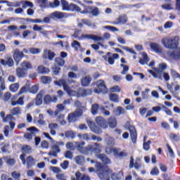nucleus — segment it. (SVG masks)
Wrapping results in <instances>:
<instances>
[{
  "mask_svg": "<svg viewBox=\"0 0 180 180\" xmlns=\"http://www.w3.org/2000/svg\"><path fill=\"white\" fill-rule=\"evenodd\" d=\"M97 158L103 162V164L96 162L95 168H96V174L101 180H110V174H112V169L108 167V165L112 164V161L106 155V154H98Z\"/></svg>",
  "mask_w": 180,
  "mask_h": 180,
  "instance_id": "nucleus-1",
  "label": "nucleus"
},
{
  "mask_svg": "<svg viewBox=\"0 0 180 180\" xmlns=\"http://www.w3.org/2000/svg\"><path fill=\"white\" fill-rule=\"evenodd\" d=\"M95 122L96 124L94 122V121H86L89 129L93 131V133H95V134H101L102 129H108V121H106L103 117H96L95 118ZM96 124L98 126H96Z\"/></svg>",
  "mask_w": 180,
  "mask_h": 180,
  "instance_id": "nucleus-2",
  "label": "nucleus"
},
{
  "mask_svg": "<svg viewBox=\"0 0 180 180\" xmlns=\"http://www.w3.org/2000/svg\"><path fill=\"white\" fill-rule=\"evenodd\" d=\"M45 93L46 91L44 90H40L34 98L36 106H41V105H43V101L45 105H50V103H56V102H57V96H50L49 94L44 96Z\"/></svg>",
  "mask_w": 180,
  "mask_h": 180,
  "instance_id": "nucleus-3",
  "label": "nucleus"
},
{
  "mask_svg": "<svg viewBox=\"0 0 180 180\" xmlns=\"http://www.w3.org/2000/svg\"><path fill=\"white\" fill-rule=\"evenodd\" d=\"M162 44L165 47V49H168L169 50H175L178 49V46L179 45V37H174V39L163 38L162 39Z\"/></svg>",
  "mask_w": 180,
  "mask_h": 180,
  "instance_id": "nucleus-4",
  "label": "nucleus"
},
{
  "mask_svg": "<svg viewBox=\"0 0 180 180\" xmlns=\"http://www.w3.org/2000/svg\"><path fill=\"white\" fill-rule=\"evenodd\" d=\"M81 6L84 7V10H80V13L82 15H88L89 13L90 15H92V16H98L100 13L99 12V8L92 6H86L84 4H81Z\"/></svg>",
  "mask_w": 180,
  "mask_h": 180,
  "instance_id": "nucleus-5",
  "label": "nucleus"
},
{
  "mask_svg": "<svg viewBox=\"0 0 180 180\" xmlns=\"http://www.w3.org/2000/svg\"><path fill=\"white\" fill-rule=\"evenodd\" d=\"M21 153H22V154L20 155V160L22 161V165H25L26 164V155L32 154L33 149L30 145H22L21 147Z\"/></svg>",
  "mask_w": 180,
  "mask_h": 180,
  "instance_id": "nucleus-6",
  "label": "nucleus"
},
{
  "mask_svg": "<svg viewBox=\"0 0 180 180\" xmlns=\"http://www.w3.org/2000/svg\"><path fill=\"white\" fill-rule=\"evenodd\" d=\"M102 149L101 145L98 143H94L93 144L88 145L86 149V154H101Z\"/></svg>",
  "mask_w": 180,
  "mask_h": 180,
  "instance_id": "nucleus-7",
  "label": "nucleus"
},
{
  "mask_svg": "<svg viewBox=\"0 0 180 180\" xmlns=\"http://www.w3.org/2000/svg\"><path fill=\"white\" fill-rule=\"evenodd\" d=\"M13 58L18 65L23 58H29V56L27 55H25L23 51H21L20 49H15L13 52Z\"/></svg>",
  "mask_w": 180,
  "mask_h": 180,
  "instance_id": "nucleus-8",
  "label": "nucleus"
},
{
  "mask_svg": "<svg viewBox=\"0 0 180 180\" xmlns=\"http://www.w3.org/2000/svg\"><path fill=\"white\" fill-rule=\"evenodd\" d=\"M84 114V111L81 109L77 110L73 112L69 113L68 115V122L69 123H75L78 120V117H81Z\"/></svg>",
  "mask_w": 180,
  "mask_h": 180,
  "instance_id": "nucleus-9",
  "label": "nucleus"
},
{
  "mask_svg": "<svg viewBox=\"0 0 180 180\" xmlns=\"http://www.w3.org/2000/svg\"><path fill=\"white\" fill-rule=\"evenodd\" d=\"M54 84L58 86H63L64 91H65L69 95H71V92H72V91L70 88V86H68L65 79H60L59 80L55 81Z\"/></svg>",
  "mask_w": 180,
  "mask_h": 180,
  "instance_id": "nucleus-10",
  "label": "nucleus"
},
{
  "mask_svg": "<svg viewBox=\"0 0 180 180\" xmlns=\"http://www.w3.org/2000/svg\"><path fill=\"white\" fill-rule=\"evenodd\" d=\"M103 58L105 60V61H108L110 65H113L115 64V60H117V58H119V54L113 53L112 55V52H108L106 55L103 56Z\"/></svg>",
  "mask_w": 180,
  "mask_h": 180,
  "instance_id": "nucleus-11",
  "label": "nucleus"
},
{
  "mask_svg": "<svg viewBox=\"0 0 180 180\" xmlns=\"http://www.w3.org/2000/svg\"><path fill=\"white\" fill-rule=\"evenodd\" d=\"M112 151L115 157H119L120 158H124V157H127L128 155L127 153L125 152L126 150L119 153V150L116 148H106L105 150L107 154H110Z\"/></svg>",
  "mask_w": 180,
  "mask_h": 180,
  "instance_id": "nucleus-12",
  "label": "nucleus"
},
{
  "mask_svg": "<svg viewBox=\"0 0 180 180\" xmlns=\"http://www.w3.org/2000/svg\"><path fill=\"white\" fill-rule=\"evenodd\" d=\"M0 64L4 67H13L15 65V62H13V59L11 56L5 57V59H0Z\"/></svg>",
  "mask_w": 180,
  "mask_h": 180,
  "instance_id": "nucleus-13",
  "label": "nucleus"
},
{
  "mask_svg": "<svg viewBox=\"0 0 180 180\" xmlns=\"http://www.w3.org/2000/svg\"><path fill=\"white\" fill-rule=\"evenodd\" d=\"M129 131L132 143L136 144L137 143V131L136 130V127L133 125H129Z\"/></svg>",
  "mask_w": 180,
  "mask_h": 180,
  "instance_id": "nucleus-14",
  "label": "nucleus"
},
{
  "mask_svg": "<svg viewBox=\"0 0 180 180\" xmlns=\"http://www.w3.org/2000/svg\"><path fill=\"white\" fill-rule=\"evenodd\" d=\"M68 16V14L67 13L60 11H54L50 15L51 19H64V18H67Z\"/></svg>",
  "mask_w": 180,
  "mask_h": 180,
  "instance_id": "nucleus-15",
  "label": "nucleus"
},
{
  "mask_svg": "<svg viewBox=\"0 0 180 180\" xmlns=\"http://www.w3.org/2000/svg\"><path fill=\"white\" fill-rule=\"evenodd\" d=\"M27 131H31L32 133L26 132L24 134V139L26 140L30 141L33 139V136H34V133L33 131H39V129L36 128V127H31L27 129Z\"/></svg>",
  "mask_w": 180,
  "mask_h": 180,
  "instance_id": "nucleus-16",
  "label": "nucleus"
},
{
  "mask_svg": "<svg viewBox=\"0 0 180 180\" xmlns=\"http://www.w3.org/2000/svg\"><path fill=\"white\" fill-rule=\"evenodd\" d=\"M82 39H88L89 40H94V41H101L102 40H105V39L102 37H99L98 35L94 34H82Z\"/></svg>",
  "mask_w": 180,
  "mask_h": 180,
  "instance_id": "nucleus-17",
  "label": "nucleus"
},
{
  "mask_svg": "<svg viewBox=\"0 0 180 180\" xmlns=\"http://www.w3.org/2000/svg\"><path fill=\"white\" fill-rule=\"evenodd\" d=\"M42 57L45 60L48 58L49 61H53V60H54V57H56V53L51 51V50L44 49Z\"/></svg>",
  "mask_w": 180,
  "mask_h": 180,
  "instance_id": "nucleus-18",
  "label": "nucleus"
},
{
  "mask_svg": "<svg viewBox=\"0 0 180 180\" xmlns=\"http://www.w3.org/2000/svg\"><path fill=\"white\" fill-rule=\"evenodd\" d=\"M149 46L152 51H154V53H157L158 54H161V53H162V48H161L160 44L155 42H150Z\"/></svg>",
  "mask_w": 180,
  "mask_h": 180,
  "instance_id": "nucleus-19",
  "label": "nucleus"
},
{
  "mask_svg": "<svg viewBox=\"0 0 180 180\" xmlns=\"http://www.w3.org/2000/svg\"><path fill=\"white\" fill-rule=\"evenodd\" d=\"M167 56L170 58V60L176 61L180 59V51H177L176 53L175 51H167Z\"/></svg>",
  "mask_w": 180,
  "mask_h": 180,
  "instance_id": "nucleus-20",
  "label": "nucleus"
},
{
  "mask_svg": "<svg viewBox=\"0 0 180 180\" xmlns=\"http://www.w3.org/2000/svg\"><path fill=\"white\" fill-rule=\"evenodd\" d=\"M96 85L99 92H108V88H106V84L103 80L97 81Z\"/></svg>",
  "mask_w": 180,
  "mask_h": 180,
  "instance_id": "nucleus-21",
  "label": "nucleus"
},
{
  "mask_svg": "<svg viewBox=\"0 0 180 180\" xmlns=\"http://www.w3.org/2000/svg\"><path fill=\"white\" fill-rule=\"evenodd\" d=\"M108 127H110V129H116L117 127V120L115 117H110L108 118Z\"/></svg>",
  "mask_w": 180,
  "mask_h": 180,
  "instance_id": "nucleus-22",
  "label": "nucleus"
},
{
  "mask_svg": "<svg viewBox=\"0 0 180 180\" xmlns=\"http://www.w3.org/2000/svg\"><path fill=\"white\" fill-rule=\"evenodd\" d=\"M84 146H85L84 141L76 142L77 150H78L82 154H86V146L84 147Z\"/></svg>",
  "mask_w": 180,
  "mask_h": 180,
  "instance_id": "nucleus-23",
  "label": "nucleus"
},
{
  "mask_svg": "<svg viewBox=\"0 0 180 180\" xmlns=\"http://www.w3.org/2000/svg\"><path fill=\"white\" fill-rule=\"evenodd\" d=\"M37 71L38 74H41L42 75H47V74H50V68H46L43 65H39Z\"/></svg>",
  "mask_w": 180,
  "mask_h": 180,
  "instance_id": "nucleus-24",
  "label": "nucleus"
},
{
  "mask_svg": "<svg viewBox=\"0 0 180 180\" xmlns=\"http://www.w3.org/2000/svg\"><path fill=\"white\" fill-rule=\"evenodd\" d=\"M134 167L135 169H140L141 168V163L139 162H134V158L133 156L130 157V161H129V168H133Z\"/></svg>",
  "mask_w": 180,
  "mask_h": 180,
  "instance_id": "nucleus-25",
  "label": "nucleus"
},
{
  "mask_svg": "<svg viewBox=\"0 0 180 180\" xmlns=\"http://www.w3.org/2000/svg\"><path fill=\"white\" fill-rule=\"evenodd\" d=\"M78 94L79 95V96H89V95H92V90L80 89L78 91Z\"/></svg>",
  "mask_w": 180,
  "mask_h": 180,
  "instance_id": "nucleus-26",
  "label": "nucleus"
},
{
  "mask_svg": "<svg viewBox=\"0 0 180 180\" xmlns=\"http://www.w3.org/2000/svg\"><path fill=\"white\" fill-rule=\"evenodd\" d=\"M27 73H26V70L23 69V68H18L16 69V75L18 78H25Z\"/></svg>",
  "mask_w": 180,
  "mask_h": 180,
  "instance_id": "nucleus-27",
  "label": "nucleus"
},
{
  "mask_svg": "<svg viewBox=\"0 0 180 180\" xmlns=\"http://www.w3.org/2000/svg\"><path fill=\"white\" fill-rule=\"evenodd\" d=\"M76 180H91V177L88 174H82L79 172L75 173Z\"/></svg>",
  "mask_w": 180,
  "mask_h": 180,
  "instance_id": "nucleus-28",
  "label": "nucleus"
},
{
  "mask_svg": "<svg viewBox=\"0 0 180 180\" xmlns=\"http://www.w3.org/2000/svg\"><path fill=\"white\" fill-rule=\"evenodd\" d=\"M91 76L86 75L81 79V84L82 86H89L91 81Z\"/></svg>",
  "mask_w": 180,
  "mask_h": 180,
  "instance_id": "nucleus-29",
  "label": "nucleus"
},
{
  "mask_svg": "<svg viewBox=\"0 0 180 180\" xmlns=\"http://www.w3.org/2000/svg\"><path fill=\"white\" fill-rule=\"evenodd\" d=\"M36 162H34V158H33V156H28L27 157V168L28 169H30L32 167H34L35 165Z\"/></svg>",
  "mask_w": 180,
  "mask_h": 180,
  "instance_id": "nucleus-30",
  "label": "nucleus"
},
{
  "mask_svg": "<svg viewBox=\"0 0 180 180\" xmlns=\"http://www.w3.org/2000/svg\"><path fill=\"white\" fill-rule=\"evenodd\" d=\"M68 11L70 12H79L81 13V7L74 3H70Z\"/></svg>",
  "mask_w": 180,
  "mask_h": 180,
  "instance_id": "nucleus-31",
  "label": "nucleus"
},
{
  "mask_svg": "<svg viewBox=\"0 0 180 180\" xmlns=\"http://www.w3.org/2000/svg\"><path fill=\"white\" fill-rule=\"evenodd\" d=\"M32 29L34 32H40L41 34H43L44 36H47L49 34V31H41L43 30V28L41 26H38L37 25H34Z\"/></svg>",
  "mask_w": 180,
  "mask_h": 180,
  "instance_id": "nucleus-32",
  "label": "nucleus"
},
{
  "mask_svg": "<svg viewBox=\"0 0 180 180\" xmlns=\"http://www.w3.org/2000/svg\"><path fill=\"white\" fill-rule=\"evenodd\" d=\"M20 66L25 71H27V70H32L33 68V65H32V63H30V62H27L26 60L22 61L21 63Z\"/></svg>",
  "mask_w": 180,
  "mask_h": 180,
  "instance_id": "nucleus-33",
  "label": "nucleus"
},
{
  "mask_svg": "<svg viewBox=\"0 0 180 180\" xmlns=\"http://www.w3.org/2000/svg\"><path fill=\"white\" fill-rule=\"evenodd\" d=\"M127 22V17L124 15H120L117 18V22H115V25H124V23Z\"/></svg>",
  "mask_w": 180,
  "mask_h": 180,
  "instance_id": "nucleus-34",
  "label": "nucleus"
},
{
  "mask_svg": "<svg viewBox=\"0 0 180 180\" xmlns=\"http://www.w3.org/2000/svg\"><path fill=\"white\" fill-rule=\"evenodd\" d=\"M109 98H110V101H111V102H114V103H119L120 97L119 96V95L115 93H111L109 95Z\"/></svg>",
  "mask_w": 180,
  "mask_h": 180,
  "instance_id": "nucleus-35",
  "label": "nucleus"
},
{
  "mask_svg": "<svg viewBox=\"0 0 180 180\" xmlns=\"http://www.w3.org/2000/svg\"><path fill=\"white\" fill-rule=\"evenodd\" d=\"M75 161L77 165H84V164H85V158L84 156L77 155L75 158Z\"/></svg>",
  "mask_w": 180,
  "mask_h": 180,
  "instance_id": "nucleus-36",
  "label": "nucleus"
},
{
  "mask_svg": "<svg viewBox=\"0 0 180 180\" xmlns=\"http://www.w3.org/2000/svg\"><path fill=\"white\" fill-rule=\"evenodd\" d=\"M150 61V58H148V56L147 53H143V58H140L139 60V64L141 65H146L147 63Z\"/></svg>",
  "mask_w": 180,
  "mask_h": 180,
  "instance_id": "nucleus-37",
  "label": "nucleus"
},
{
  "mask_svg": "<svg viewBox=\"0 0 180 180\" xmlns=\"http://www.w3.org/2000/svg\"><path fill=\"white\" fill-rule=\"evenodd\" d=\"M60 4L62 6V11H69L70 4L67 0H60Z\"/></svg>",
  "mask_w": 180,
  "mask_h": 180,
  "instance_id": "nucleus-38",
  "label": "nucleus"
},
{
  "mask_svg": "<svg viewBox=\"0 0 180 180\" xmlns=\"http://www.w3.org/2000/svg\"><path fill=\"white\" fill-rule=\"evenodd\" d=\"M55 63L58 67H64L65 60L63 58L58 57L55 58Z\"/></svg>",
  "mask_w": 180,
  "mask_h": 180,
  "instance_id": "nucleus-39",
  "label": "nucleus"
},
{
  "mask_svg": "<svg viewBox=\"0 0 180 180\" xmlns=\"http://www.w3.org/2000/svg\"><path fill=\"white\" fill-rule=\"evenodd\" d=\"M58 127V124L56 123H51L49 124V127L51 129L50 133L52 136H56V134H57V132L56 131V130L53 129H56Z\"/></svg>",
  "mask_w": 180,
  "mask_h": 180,
  "instance_id": "nucleus-40",
  "label": "nucleus"
},
{
  "mask_svg": "<svg viewBox=\"0 0 180 180\" xmlns=\"http://www.w3.org/2000/svg\"><path fill=\"white\" fill-rule=\"evenodd\" d=\"M71 46L75 50V51H78V50L81 49V44L78 41L74 40Z\"/></svg>",
  "mask_w": 180,
  "mask_h": 180,
  "instance_id": "nucleus-41",
  "label": "nucleus"
},
{
  "mask_svg": "<svg viewBox=\"0 0 180 180\" xmlns=\"http://www.w3.org/2000/svg\"><path fill=\"white\" fill-rule=\"evenodd\" d=\"M41 81L43 84H50L51 82L52 79L51 77L49 76H42L41 77Z\"/></svg>",
  "mask_w": 180,
  "mask_h": 180,
  "instance_id": "nucleus-42",
  "label": "nucleus"
},
{
  "mask_svg": "<svg viewBox=\"0 0 180 180\" xmlns=\"http://www.w3.org/2000/svg\"><path fill=\"white\" fill-rule=\"evenodd\" d=\"M51 70L53 73V75H58V74L61 72V68L59 66H57L56 65H54V66L51 68Z\"/></svg>",
  "mask_w": 180,
  "mask_h": 180,
  "instance_id": "nucleus-43",
  "label": "nucleus"
},
{
  "mask_svg": "<svg viewBox=\"0 0 180 180\" xmlns=\"http://www.w3.org/2000/svg\"><path fill=\"white\" fill-rule=\"evenodd\" d=\"M1 146V153H7L8 148H9V143H6L5 142H3L0 144Z\"/></svg>",
  "mask_w": 180,
  "mask_h": 180,
  "instance_id": "nucleus-44",
  "label": "nucleus"
},
{
  "mask_svg": "<svg viewBox=\"0 0 180 180\" xmlns=\"http://www.w3.org/2000/svg\"><path fill=\"white\" fill-rule=\"evenodd\" d=\"M9 89L11 92H17L18 89H19V84L18 83L12 84L9 86Z\"/></svg>",
  "mask_w": 180,
  "mask_h": 180,
  "instance_id": "nucleus-45",
  "label": "nucleus"
},
{
  "mask_svg": "<svg viewBox=\"0 0 180 180\" xmlns=\"http://www.w3.org/2000/svg\"><path fill=\"white\" fill-rule=\"evenodd\" d=\"M91 113L92 115H96L98 113V110H99V104H94L91 106Z\"/></svg>",
  "mask_w": 180,
  "mask_h": 180,
  "instance_id": "nucleus-46",
  "label": "nucleus"
},
{
  "mask_svg": "<svg viewBox=\"0 0 180 180\" xmlns=\"http://www.w3.org/2000/svg\"><path fill=\"white\" fill-rule=\"evenodd\" d=\"M12 116H16L18 115H20V108L15 107L11 110Z\"/></svg>",
  "mask_w": 180,
  "mask_h": 180,
  "instance_id": "nucleus-47",
  "label": "nucleus"
},
{
  "mask_svg": "<svg viewBox=\"0 0 180 180\" xmlns=\"http://www.w3.org/2000/svg\"><path fill=\"white\" fill-rule=\"evenodd\" d=\"M9 120H16V118H15L13 116H12L11 114H8L3 119V122L4 123H6L9 122Z\"/></svg>",
  "mask_w": 180,
  "mask_h": 180,
  "instance_id": "nucleus-48",
  "label": "nucleus"
},
{
  "mask_svg": "<svg viewBox=\"0 0 180 180\" xmlns=\"http://www.w3.org/2000/svg\"><path fill=\"white\" fill-rule=\"evenodd\" d=\"M65 136L68 139H75V133L72 131H68L65 132Z\"/></svg>",
  "mask_w": 180,
  "mask_h": 180,
  "instance_id": "nucleus-49",
  "label": "nucleus"
},
{
  "mask_svg": "<svg viewBox=\"0 0 180 180\" xmlns=\"http://www.w3.org/2000/svg\"><path fill=\"white\" fill-rule=\"evenodd\" d=\"M11 98H12V94H11V92L9 91H7L4 94V96L3 97V101H4V102H8Z\"/></svg>",
  "mask_w": 180,
  "mask_h": 180,
  "instance_id": "nucleus-50",
  "label": "nucleus"
},
{
  "mask_svg": "<svg viewBox=\"0 0 180 180\" xmlns=\"http://www.w3.org/2000/svg\"><path fill=\"white\" fill-rule=\"evenodd\" d=\"M50 8H58L60 6V1L54 0L53 2L49 3Z\"/></svg>",
  "mask_w": 180,
  "mask_h": 180,
  "instance_id": "nucleus-51",
  "label": "nucleus"
},
{
  "mask_svg": "<svg viewBox=\"0 0 180 180\" xmlns=\"http://www.w3.org/2000/svg\"><path fill=\"white\" fill-rule=\"evenodd\" d=\"M170 74L173 78H180V74L174 69L170 70Z\"/></svg>",
  "mask_w": 180,
  "mask_h": 180,
  "instance_id": "nucleus-52",
  "label": "nucleus"
},
{
  "mask_svg": "<svg viewBox=\"0 0 180 180\" xmlns=\"http://www.w3.org/2000/svg\"><path fill=\"white\" fill-rule=\"evenodd\" d=\"M151 144V141H148L147 142H143V148L145 151H148L150 150V145Z\"/></svg>",
  "mask_w": 180,
  "mask_h": 180,
  "instance_id": "nucleus-53",
  "label": "nucleus"
},
{
  "mask_svg": "<svg viewBox=\"0 0 180 180\" xmlns=\"http://www.w3.org/2000/svg\"><path fill=\"white\" fill-rule=\"evenodd\" d=\"M11 176H13L15 180H19L20 179V173L14 171L11 173Z\"/></svg>",
  "mask_w": 180,
  "mask_h": 180,
  "instance_id": "nucleus-54",
  "label": "nucleus"
},
{
  "mask_svg": "<svg viewBox=\"0 0 180 180\" xmlns=\"http://www.w3.org/2000/svg\"><path fill=\"white\" fill-rule=\"evenodd\" d=\"M150 175L153 176H158L160 175V170H158V168L157 167H153L150 171Z\"/></svg>",
  "mask_w": 180,
  "mask_h": 180,
  "instance_id": "nucleus-55",
  "label": "nucleus"
},
{
  "mask_svg": "<svg viewBox=\"0 0 180 180\" xmlns=\"http://www.w3.org/2000/svg\"><path fill=\"white\" fill-rule=\"evenodd\" d=\"M27 6H29L30 8H33L34 5L32 3V1H25L22 8L25 9V8H27Z\"/></svg>",
  "mask_w": 180,
  "mask_h": 180,
  "instance_id": "nucleus-56",
  "label": "nucleus"
},
{
  "mask_svg": "<svg viewBox=\"0 0 180 180\" xmlns=\"http://www.w3.org/2000/svg\"><path fill=\"white\" fill-rule=\"evenodd\" d=\"M27 22H31V23H42L43 20L37 18V19H32V18H27Z\"/></svg>",
  "mask_w": 180,
  "mask_h": 180,
  "instance_id": "nucleus-57",
  "label": "nucleus"
},
{
  "mask_svg": "<svg viewBox=\"0 0 180 180\" xmlns=\"http://www.w3.org/2000/svg\"><path fill=\"white\" fill-rule=\"evenodd\" d=\"M39 91V86L37 84H35L32 86L30 89V94H37V91Z\"/></svg>",
  "mask_w": 180,
  "mask_h": 180,
  "instance_id": "nucleus-58",
  "label": "nucleus"
},
{
  "mask_svg": "<svg viewBox=\"0 0 180 180\" xmlns=\"http://www.w3.org/2000/svg\"><path fill=\"white\" fill-rule=\"evenodd\" d=\"M30 54H39L40 49L38 48H30Z\"/></svg>",
  "mask_w": 180,
  "mask_h": 180,
  "instance_id": "nucleus-59",
  "label": "nucleus"
},
{
  "mask_svg": "<svg viewBox=\"0 0 180 180\" xmlns=\"http://www.w3.org/2000/svg\"><path fill=\"white\" fill-rule=\"evenodd\" d=\"M68 165H70V162H68V160H64L63 162L60 164V167L63 169H67Z\"/></svg>",
  "mask_w": 180,
  "mask_h": 180,
  "instance_id": "nucleus-60",
  "label": "nucleus"
},
{
  "mask_svg": "<svg viewBox=\"0 0 180 180\" xmlns=\"http://www.w3.org/2000/svg\"><path fill=\"white\" fill-rule=\"evenodd\" d=\"M110 175H111L112 180H120V177H119V174L117 173H113V172H112Z\"/></svg>",
  "mask_w": 180,
  "mask_h": 180,
  "instance_id": "nucleus-61",
  "label": "nucleus"
},
{
  "mask_svg": "<svg viewBox=\"0 0 180 180\" xmlns=\"http://www.w3.org/2000/svg\"><path fill=\"white\" fill-rule=\"evenodd\" d=\"M117 112L119 113V115H124V113H126L124 108H123L122 106L117 107Z\"/></svg>",
  "mask_w": 180,
  "mask_h": 180,
  "instance_id": "nucleus-62",
  "label": "nucleus"
},
{
  "mask_svg": "<svg viewBox=\"0 0 180 180\" xmlns=\"http://www.w3.org/2000/svg\"><path fill=\"white\" fill-rule=\"evenodd\" d=\"M120 67L123 68V70L121 72V74H122V75H126V72H127V70H129V66L124 64H121Z\"/></svg>",
  "mask_w": 180,
  "mask_h": 180,
  "instance_id": "nucleus-63",
  "label": "nucleus"
},
{
  "mask_svg": "<svg viewBox=\"0 0 180 180\" xmlns=\"http://www.w3.org/2000/svg\"><path fill=\"white\" fill-rule=\"evenodd\" d=\"M65 158H68L69 160H72V153L70 150H67L65 153Z\"/></svg>",
  "mask_w": 180,
  "mask_h": 180,
  "instance_id": "nucleus-64",
  "label": "nucleus"
}]
</instances>
